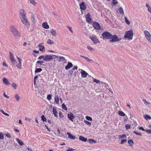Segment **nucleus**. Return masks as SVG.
<instances>
[{"label": "nucleus", "instance_id": "dca6fc26", "mask_svg": "<svg viewBox=\"0 0 151 151\" xmlns=\"http://www.w3.org/2000/svg\"><path fill=\"white\" fill-rule=\"evenodd\" d=\"M68 117L70 120L72 122L73 121V119L74 118V116L72 113L68 114Z\"/></svg>", "mask_w": 151, "mask_h": 151}, {"label": "nucleus", "instance_id": "4c0bfd02", "mask_svg": "<svg viewBox=\"0 0 151 151\" xmlns=\"http://www.w3.org/2000/svg\"><path fill=\"white\" fill-rule=\"evenodd\" d=\"M5 136L8 138H10L11 137V134L9 133H7L5 134Z\"/></svg>", "mask_w": 151, "mask_h": 151}, {"label": "nucleus", "instance_id": "3c124183", "mask_svg": "<svg viewBox=\"0 0 151 151\" xmlns=\"http://www.w3.org/2000/svg\"><path fill=\"white\" fill-rule=\"evenodd\" d=\"M125 19L126 23L128 24H130V22L127 20V18L126 17H125Z\"/></svg>", "mask_w": 151, "mask_h": 151}, {"label": "nucleus", "instance_id": "c03bdc74", "mask_svg": "<svg viewBox=\"0 0 151 151\" xmlns=\"http://www.w3.org/2000/svg\"><path fill=\"white\" fill-rule=\"evenodd\" d=\"M12 86L14 88V89H16L17 88V85L15 83H13L12 85Z\"/></svg>", "mask_w": 151, "mask_h": 151}, {"label": "nucleus", "instance_id": "49530a36", "mask_svg": "<svg viewBox=\"0 0 151 151\" xmlns=\"http://www.w3.org/2000/svg\"><path fill=\"white\" fill-rule=\"evenodd\" d=\"M0 111H1V113H2L3 114H4V115H6V116H9V114H7V113H5V112H4V111L3 110H2V109H1V110H0Z\"/></svg>", "mask_w": 151, "mask_h": 151}, {"label": "nucleus", "instance_id": "f257e3e1", "mask_svg": "<svg viewBox=\"0 0 151 151\" xmlns=\"http://www.w3.org/2000/svg\"><path fill=\"white\" fill-rule=\"evenodd\" d=\"M133 33L132 31L129 30L126 32L124 35V37L127 38L128 40H132V39Z\"/></svg>", "mask_w": 151, "mask_h": 151}, {"label": "nucleus", "instance_id": "69168bd1", "mask_svg": "<svg viewBox=\"0 0 151 151\" xmlns=\"http://www.w3.org/2000/svg\"><path fill=\"white\" fill-rule=\"evenodd\" d=\"M139 129L140 130H141L143 131H145V129L143 127H140L139 128Z\"/></svg>", "mask_w": 151, "mask_h": 151}, {"label": "nucleus", "instance_id": "ea45409f", "mask_svg": "<svg viewBox=\"0 0 151 151\" xmlns=\"http://www.w3.org/2000/svg\"><path fill=\"white\" fill-rule=\"evenodd\" d=\"M62 108L63 109H64L65 110H67V108L66 107L64 103H63L62 105Z\"/></svg>", "mask_w": 151, "mask_h": 151}, {"label": "nucleus", "instance_id": "7c9ffc66", "mask_svg": "<svg viewBox=\"0 0 151 151\" xmlns=\"http://www.w3.org/2000/svg\"><path fill=\"white\" fill-rule=\"evenodd\" d=\"M144 118L147 120H148V119H151L150 116L147 114L145 115Z\"/></svg>", "mask_w": 151, "mask_h": 151}, {"label": "nucleus", "instance_id": "412c9836", "mask_svg": "<svg viewBox=\"0 0 151 151\" xmlns=\"http://www.w3.org/2000/svg\"><path fill=\"white\" fill-rule=\"evenodd\" d=\"M50 33L52 35L54 36H55L57 35L56 31L54 29H52L51 30Z\"/></svg>", "mask_w": 151, "mask_h": 151}, {"label": "nucleus", "instance_id": "603ef678", "mask_svg": "<svg viewBox=\"0 0 151 151\" xmlns=\"http://www.w3.org/2000/svg\"><path fill=\"white\" fill-rule=\"evenodd\" d=\"M51 94H49L47 96V98L48 100H50L51 99Z\"/></svg>", "mask_w": 151, "mask_h": 151}, {"label": "nucleus", "instance_id": "bb28decb", "mask_svg": "<svg viewBox=\"0 0 151 151\" xmlns=\"http://www.w3.org/2000/svg\"><path fill=\"white\" fill-rule=\"evenodd\" d=\"M79 139L80 140L83 142H86L87 141V139L84 137L81 136L79 137Z\"/></svg>", "mask_w": 151, "mask_h": 151}, {"label": "nucleus", "instance_id": "c9c22d12", "mask_svg": "<svg viewBox=\"0 0 151 151\" xmlns=\"http://www.w3.org/2000/svg\"><path fill=\"white\" fill-rule=\"evenodd\" d=\"M119 11L120 14H122L124 13V11L122 8V7H120L119 8Z\"/></svg>", "mask_w": 151, "mask_h": 151}, {"label": "nucleus", "instance_id": "e2e57ef3", "mask_svg": "<svg viewBox=\"0 0 151 151\" xmlns=\"http://www.w3.org/2000/svg\"><path fill=\"white\" fill-rule=\"evenodd\" d=\"M118 3V2L116 0H113V2L112 3L114 5H115V4H116Z\"/></svg>", "mask_w": 151, "mask_h": 151}, {"label": "nucleus", "instance_id": "680f3d73", "mask_svg": "<svg viewBox=\"0 0 151 151\" xmlns=\"http://www.w3.org/2000/svg\"><path fill=\"white\" fill-rule=\"evenodd\" d=\"M126 129H130L131 127L130 125L129 124H127L125 126Z\"/></svg>", "mask_w": 151, "mask_h": 151}, {"label": "nucleus", "instance_id": "338daca9", "mask_svg": "<svg viewBox=\"0 0 151 151\" xmlns=\"http://www.w3.org/2000/svg\"><path fill=\"white\" fill-rule=\"evenodd\" d=\"M74 150V149L71 148H68L66 151H72Z\"/></svg>", "mask_w": 151, "mask_h": 151}, {"label": "nucleus", "instance_id": "c85d7f7f", "mask_svg": "<svg viewBox=\"0 0 151 151\" xmlns=\"http://www.w3.org/2000/svg\"><path fill=\"white\" fill-rule=\"evenodd\" d=\"M10 60L12 61L13 60H14V57L13 56V54H12V53L10 52Z\"/></svg>", "mask_w": 151, "mask_h": 151}, {"label": "nucleus", "instance_id": "473e14b6", "mask_svg": "<svg viewBox=\"0 0 151 151\" xmlns=\"http://www.w3.org/2000/svg\"><path fill=\"white\" fill-rule=\"evenodd\" d=\"M47 43L50 45H52L54 43V42L51 40L48 39L47 41Z\"/></svg>", "mask_w": 151, "mask_h": 151}, {"label": "nucleus", "instance_id": "e433bc0d", "mask_svg": "<svg viewBox=\"0 0 151 151\" xmlns=\"http://www.w3.org/2000/svg\"><path fill=\"white\" fill-rule=\"evenodd\" d=\"M15 98L17 101H19L20 97L17 94H16L15 96Z\"/></svg>", "mask_w": 151, "mask_h": 151}, {"label": "nucleus", "instance_id": "4468645a", "mask_svg": "<svg viewBox=\"0 0 151 151\" xmlns=\"http://www.w3.org/2000/svg\"><path fill=\"white\" fill-rule=\"evenodd\" d=\"M81 76L83 78H86L88 74L86 71L83 70H82V71L81 72Z\"/></svg>", "mask_w": 151, "mask_h": 151}, {"label": "nucleus", "instance_id": "b1692460", "mask_svg": "<svg viewBox=\"0 0 151 151\" xmlns=\"http://www.w3.org/2000/svg\"><path fill=\"white\" fill-rule=\"evenodd\" d=\"M43 27L46 29H48L49 28V26L46 22H44L42 24Z\"/></svg>", "mask_w": 151, "mask_h": 151}, {"label": "nucleus", "instance_id": "f3484780", "mask_svg": "<svg viewBox=\"0 0 151 151\" xmlns=\"http://www.w3.org/2000/svg\"><path fill=\"white\" fill-rule=\"evenodd\" d=\"M52 110L53 114H54L55 116L56 117H58V116L57 115V112L55 107H54L53 108Z\"/></svg>", "mask_w": 151, "mask_h": 151}, {"label": "nucleus", "instance_id": "423d86ee", "mask_svg": "<svg viewBox=\"0 0 151 151\" xmlns=\"http://www.w3.org/2000/svg\"><path fill=\"white\" fill-rule=\"evenodd\" d=\"M53 55H48L45 56H44L43 60L45 61H49L51 60H52L53 59Z\"/></svg>", "mask_w": 151, "mask_h": 151}, {"label": "nucleus", "instance_id": "39448f33", "mask_svg": "<svg viewBox=\"0 0 151 151\" xmlns=\"http://www.w3.org/2000/svg\"><path fill=\"white\" fill-rule=\"evenodd\" d=\"M22 23L25 25L28 28L29 27V24L26 17L20 18Z\"/></svg>", "mask_w": 151, "mask_h": 151}, {"label": "nucleus", "instance_id": "ddd939ff", "mask_svg": "<svg viewBox=\"0 0 151 151\" xmlns=\"http://www.w3.org/2000/svg\"><path fill=\"white\" fill-rule=\"evenodd\" d=\"M58 57L59 58V60H58L59 62H63L64 63H66L67 60L63 56H60Z\"/></svg>", "mask_w": 151, "mask_h": 151}, {"label": "nucleus", "instance_id": "c756f323", "mask_svg": "<svg viewBox=\"0 0 151 151\" xmlns=\"http://www.w3.org/2000/svg\"><path fill=\"white\" fill-rule=\"evenodd\" d=\"M118 113L119 115L121 116H125V114L122 111H119Z\"/></svg>", "mask_w": 151, "mask_h": 151}, {"label": "nucleus", "instance_id": "5fc2aeb1", "mask_svg": "<svg viewBox=\"0 0 151 151\" xmlns=\"http://www.w3.org/2000/svg\"><path fill=\"white\" fill-rule=\"evenodd\" d=\"M127 140L126 139H122L121 140V144H122L126 142Z\"/></svg>", "mask_w": 151, "mask_h": 151}, {"label": "nucleus", "instance_id": "bf43d9fd", "mask_svg": "<svg viewBox=\"0 0 151 151\" xmlns=\"http://www.w3.org/2000/svg\"><path fill=\"white\" fill-rule=\"evenodd\" d=\"M145 132L151 134V129H145Z\"/></svg>", "mask_w": 151, "mask_h": 151}, {"label": "nucleus", "instance_id": "9b49d317", "mask_svg": "<svg viewBox=\"0 0 151 151\" xmlns=\"http://www.w3.org/2000/svg\"><path fill=\"white\" fill-rule=\"evenodd\" d=\"M86 21L88 23H90V22H91V18H90V15L89 13H88L86 15Z\"/></svg>", "mask_w": 151, "mask_h": 151}, {"label": "nucleus", "instance_id": "6e6552de", "mask_svg": "<svg viewBox=\"0 0 151 151\" xmlns=\"http://www.w3.org/2000/svg\"><path fill=\"white\" fill-rule=\"evenodd\" d=\"M20 14V18L26 17V13L25 12L23 9H21L19 11Z\"/></svg>", "mask_w": 151, "mask_h": 151}, {"label": "nucleus", "instance_id": "37998d69", "mask_svg": "<svg viewBox=\"0 0 151 151\" xmlns=\"http://www.w3.org/2000/svg\"><path fill=\"white\" fill-rule=\"evenodd\" d=\"M89 142L90 143L92 144L93 143H96V142L92 139H89L88 140Z\"/></svg>", "mask_w": 151, "mask_h": 151}, {"label": "nucleus", "instance_id": "f03ea898", "mask_svg": "<svg viewBox=\"0 0 151 151\" xmlns=\"http://www.w3.org/2000/svg\"><path fill=\"white\" fill-rule=\"evenodd\" d=\"M11 31L13 33L15 37H21L20 33L17 29L14 26L11 27Z\"/></svg>", "mask_w": 151, "mask_h": 151}, {"label": "nucleus", "instance_id": "f704fd0d", "mask_svg": "<svg viewBox=\"0 0 151 151\" xmlns=\"http://www.w3.org/2000/svg\"><path fill=\"white\" fill-rule=\"evenodd\" d=\"M11 62L12 64L14 66H15L17 65V62L15 60H13L12 61H11Z\"/></svg>", "mask_w": 151, "mask_h": 151}, {"label": "nucleus", "instance_id": "052dcab7", "mask_svg": "<svg viewBox=\"0 0 151 151\" xmlns=\"http://www.w3.org/2000/svg\"><path fill=\"white\" fill-rule=\"evenodd\" d=\"M87 47L88 49L90 51H92L93 50V48L90 46H87Z\"/></svg>", "mask_w": 151, "mask_h": 151}, {"label": "nucleus", "instance_id": "6ab92c4d", "mask_svg": "<svg viewBox=\"0 0 151 151\" xmlns=\"http://www.w3.org/2000/svg\"><path fill=\"white\" fill-rule=\"evenodd\" d=\"M44 62L43 61H37L36 64V68L37 67H40V65H42V64L44 63Z\"/></svg>", "mask_w": 151, "mask_h": 151}, {"label": "nucleus", "instance_id": "79ce46f5", "mask_svg": "<svg viewBox=\"0 0 151 151\" xmlns=\"http://www.w3.org/2000/svg\"><path fill=\"white\" fill-rule=\"evenodd\" d=\"M15 66H17L18 68L19 69H21V62L19 63L18 65L17 64V65Z\"/></svg>", "mask_w": 151, "mask_h": 151}, {"label": "nucleus", "instance_id": "a18cd8bd", "mask_svg": "<svg viewBox=\"0 0 151 151\" xmlns=\"http://www.w3.org/2000/svg\"><path fill=\"white\" fill-rule=\"evenodd\" d=\"M29 1L31 4L34 5H35L36 4V3L35 2V0H29Z\"/></svg>", "mask_w": 151, "mask_h": 151}, {"label": "nucleus", "instance_id": "a19ab883", "mask_svg": "<svg viewBox=\"0 0 151 151\" xmlns=\"http://www.w3.org/2000/svg\"><path fill=\"white\" fill-rule=\"evenodd\" d=\"M142 101L146 105H148L150 104V103L147 102L145 99H143L142 100Z\"/></svg>", "mask_w": 151, "mask_h": 151}, {"label": "nucleus", "instance_id": "4d7b16f0", "mask_svg": "<svg viewBox=\"0 0 151 151\" xmlns=\"http://www.w3.org/2000/svg\"><path fill=\"white\" fill-rule=\"evenodd\" d=\"M67 28H68V29H69V31L72 33H73V31L72 30V28L71 27L69 26H67Z\"/></svg>", "mask_w": 151, "mask_h": 151}, {"label": "nucleus", "instance_id": "f8f14e48", "mask_svg": "<svg viewBox=\"0 0 151 151\" xmlns=\"http://www.w3.org/2000/svg\"><path fill=\"white\" fill-rule=\"evenodd\" d=\"M144 33L147 39L149 38H151V35L149 32L147 30L145 31Z\"/></svg>", "mask_w": 151, "mask_h": 151}, {"label": "nucleus", "instance_id": "58836bf2", "mask_svg": "<svg viewBox=\"0 0 151 151\" xmlns=\"http://www.w3.org/2000/svg\"><path fill=\"white\" fill-rule=\"evenodd\" d=\"M35 17L33 14H32L31 17V20L32 22H33L35 21Z\"/></svg>", "mask_w": 151, "mask_h": 151}, {"label": "nucleus", "instance_id": "13d9d810", "mask_svg": "<svg viewBox=\"0 0 151 151\" xmlns=\"http://www.w3.org/2000/svg\"><path fill=\"white\" fill-rule=\"evenodd\" d=\"M59 115L60 117H61V118H63L64 117V116L63 114L62 113H61L60 112L59 113Z\"/></svg>", "mask_w": 151, "mask_h": 151}, {"label": "nucleus", "instance_id": "1a4fd4ad", "mask_svg": "<svg viewBox=\"0 0 151 151\" xmlns=\"http://www.w3.org/2000/svg\"><path fill=\"white\" fill-rule=\"evenodd\" d=\"M43 44V43H40L38 46L39 47V50L42 52L45 51V47Z\"/></svg>", "mask_w": 151, "mask_h": 151}, {"label": "nucleus", "instance_id": "774afa93", "mask_svg": "<svg viewBox=\"0 0 151 151\" xmlns=\"http://www.w3.org/2000/svg\"><path fill=\"white\" fill-rule=\"evenodd\" d=\"M78 67L77 66H75L73 69V70H75L77 69Z\"/></svg>", "mask_w": 151, "mask_h": 151}, {"label": "nucleus", "instance_id": "7ed1b4c3", "mask_svg": "<svg viewBox=\"0 0 151 151\" xmlns=\"http://www.w3.org/2000/svg\"><path fill=\"white\" fill-rule=\"evenodd\" d=\"M111 34L109 32H104L101 35V36L103 37V39L106 40H109L111 38Z\"/></svg>", "mask_w": 151, "mask_h": 151}, {"label": "nucleus", "instance_id": "9d476101", "mask_svg": "<svg viewBox=\"0 0 151 151\" xmlns=\"http://www.w3.org/2000/svg\"><path fill=\"white\" fill-rule=\"evenodd\" d=\"M93 28L96 29H99L100 28V24L97 22H95L93 23Z\"/></svg>", "mask_w": 151, "mask_h": 151}, {"label": "nucleus", "instance_id": "0e129e2a", "mask_svg": "<svg viewBox=\"0 0 151 151\" xmlns=\"http://www.w3.org/2000/svg\"><path fill=\"white\" fill-rule=\"evenodd\" d=\"M44 56L43 55H41L39 57H38V59L39 60H40L42 58L43 60V59L44 58Z\"/></svg>", "mask_w": 151, "mask_h": 151}, {"label": "nucleus", "instance_id": "8fccbe9b", "mask_svg": "<svg viewBox=\"0 0 151 151\" xmlns=\"http://www.w3.org/2000/svg\"><path fill=\"white\" fill-rule=\"evenodd\" d=\"M93 82L96 83H99L100 81L99 80H97L96 79L93 78Z\"/></svg>", "mask_w": 151, "mask_h": 151}, {"label": "nucleus", "instance_id": "a878e982", "mask_svg": "<svg viewBox=\"0 0 151 151\" xmlns=\"http://www.w3.org/2000/svg\"><path fill=\"white\" fill-rule=\"evenodd\" d=\"M16 140L19 145L22 146L24 145L23 142L22 141L19 140L18 138H17L16 139Z\"/></svg>", "mask_w": 151, "mask_h": 151}, {"label": "nucleus", "instance_id": "4be33fe9", "mask_svg": "<svg viewBox=\"0 0 151 151\" xmlns=\"http://www.w3.org/2000/svg\"><path fill=\"white\" fill-rule=\"evenodd\" d=\"M67 134L68 135V138L70 139H74L76 138L75 136H73L72 134L69 132L67 133Z\"/></svg>", "mask_w": 151, "mask_h": 151}, {"label": "nucleus", "instance_id": "cd10ccee", "mask_svg": "<svg viewBox=\"0 0 151 151\" xmlns=\"http://www.w3.org/2000/svg\"><path fill=\"white\" fill-rule=\"evenodd\" d=\"M42 70V69L41 68H38L35 69V73H36L41 72Z\"/></svg>", "mask_w": 151, "mask_h": 151}, {"label": "nucleus", "instance_id": "de8ad7c7", "mask_svg": "<svg viewBox=\"0 0 151 151\" xmlns=\"http://www.w3.org/2000/svg\"><path fill=\"white\" fill-rule=\"evenodd\" d=\"M84 122L87 125H91V123L86 120H84Z\"/></svg>", "mask_w": 151, "mask_h": 151}, {"label": "nucleus", "instance_id": "393cba45", "mask_svg": "<svg viewBox=\"0 0 151 151\" xmlns=\"http://www.w3.org/2000/svg\"><path fill=\"white\" fill-rule=\"evenodd\" d=\"M3 82L5 83L6 85H9L10 83L8 81V80L5 78H4L3 79Z\"/></svg>", "mask_w": 151, "mask_h": 151}, {"label": "nucleus", "instance_id": "20e7f679", "mask_svg": "<svg viewBox=\"0 0 151 151\" xmlns=\"http://www.w3.org/2000/svg\"><path fill=\"white\" fill-rule=\"evenodd\" d=\"M120 39H119L117 35H111L109 42H114L119 41Z\"/></svg>", "mask_w": 151, "mask_h": 151}, {"label": "nucleus", "instance_id": "2f4dec72", "mask_svg": "<svg viewBox=\"0 0 151 151\" xmlns=\"http://www.w3.org/2000/svg\"><path fill=\"white\" fill-rule=\"evenodd\" d=\"M128 142V144L130 145V146H131V145L134 144L133 141L132 139L129 140Z\"/></svg>", "mask_w": 151, "mask_h": 151}, {"label": "nucleus", "instance_id": "0eeeda50", "mask_svg": "<svg viewBox=\"0 0 151 151\" xmlns=\"http://www.w3.org/2000/svg\"><path fill=\"white\" fill-rule=\"evenodd\" d=\"M90 39L94 44L99 43L100 42L96 36H91L90 37Z\"/></svg>", "mask_w": 151, "mask_h": 151}, {"label": "nucleus", "instance_id": "5701e85b", "mask_svg": "<svg viewBox=\"0 0 151 151\" xmlns=\"http://www.w3.org/2000/svg\"><path fill=\"white\" fill-rule=\"evenodd\" d=\"M55 102L57 104H59V98L58 95H55L54 98Z\"/></svg>", "mask_w": 151, "mask_h": 151}, {"label": "nucleus", "instance_id": "aec40b11", "mask_svg": "<svg viewBox=\"0 0 151 151\" xmlns=\"http://www.w3.org/2000/svg\"><path fill=\"white\" fill-rule=\"evenodd\" d=\"M80 57L84 58L87 61H88L89 62L92 63L93 62V61L92 60L89 59L88 58V57H87L86 56H84L83 55H80Z\"/></svg>", "mask_w": 151, "mask_h": 151}, {"label": "nucleus", "instance_id": "09e8293b", "mask_svg": "<svg viewBox=\"0 0 151 151\" xmlns=\"http://www.w3.org/2000/svg\"><path fill=\"white\" fill-rule=\"evenodd\" d=\"M86 119L88 121H92V118L90 117V116H86Z\"/></svg>", "mask_w": 151, "mask_h": 151}, {"label": "nucleus", "instance_id": "2eb2a0df", "mask_svg": "<svg viewBox=\"0 0 151 151\" xmlns=\"http://www.w3.org/2000/svg\"><path fill=\"white\" fill-rule=\"evenodd\" d=\"M80 6L81 10H85L86 9V7L85 5V3L84 2L81 3Z\"/></svg>", "mask_w": 151, "mask_h": 151}, {"label": "nucleus", "instance_id": "864d4df0", "mask_svg": "<svg viewBox=\"0 0 151 151\" xmlns=\"http://www.w3.org/2000/svg\"><path fill=\"white\" fill-rule=\"evenodd\" d=\"M4 138V137L3 133H0V139H2Z\"/></svg>", "mask_w": 151, "mask_h": 151}, {"label": "nucleus", "instance_id": "a211bd4d", "mask_svg": "<svg viewBox=\"0 0 151 151\" xmlns=\"http://www.w3.org/2000/svg\"><path fill=\"white\" fill-rule=\"evenodd\" d=\"M73 66V65L71 62H69L67 65L65 67V69L66 70H68L72 67Z\"/></svg>", "mask_w": 151, "mask_h": 151}, {"label": "nucleus", "instance_id": "72a5a7b5", "mask_svg": "<svg viewBox=\"0 0 151 151\" xmlns=\"http://www.w3.org/2000/svg\"><path fill=\"white\" fill-rule=\"evenodd\" d=\"M42 120L43 122H46V119L44 115H43L41 117Z\"/></svg>", "mask_w": 151, "mask_h": 151}, {"label": "nucleus", "instance_id": "6e6d98bb", "mask_svg": "<svg viewBox=\"0 0 151 151\" xmlns=\"http://www.w3.org/2000/svg\"><path fill=\"white\" fill-rule=\"evenodd\" d=\"M133 132L137 135H139L140 136H142V134L140 133L137 132L136 131H133Z\"/></svg>", "mask_w": 151, "mask_h": 151}]
</instances>
